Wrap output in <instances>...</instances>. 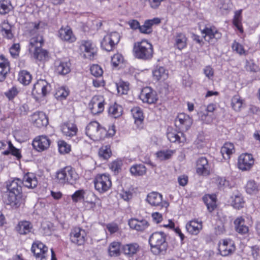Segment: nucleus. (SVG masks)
I'll return each mask as SVG.
<instances>
[{"label": "nucleus", "instance_id": "obj_1", "mask_svg": "<svg viewBox=\"0 0 260 260\" xmlns=\"http://www.w3.org/2000/svg\"><path fill=\"white\" fill-rule=\"evenodd\" d=\"M22 181L15 178L7 182V188L9 191L7 195V204L13 208H17L24 204L26 196L22 193Z\"/></svg>", "mask_w": 260, "mask_h": 260}, {"label": "nucleus", "instance_id": "obj_2", "mask_svg": "<svg viewBox=\"0 0 260 260\" xmlns=\"http://www.w3.org/2000/svg\"><path fill=\"white\" fill-rule=\"evenodd\" d=\"M43 43L42 36L38 34L32 35L29 42V53L34 58L40 61L45 60L48 56L47 51L42 49Z\"/></svg>", "mask_w": 260, "mask_h": 260}, {"label": "nucleus", "instance_id": "obj_3", "mask_svg": "<svg viewBox=\"0 0 260 260\" xmlns=\"http://www.w3.org/2000/svg\"><path fill=\"white\" fill-rule=\"evenodd\" d=\"M134 56L143 60H150L153 57L152 44L146 40H142L134 44L133 49Z\"/></svg>", "mask_w": 260, "mask_h": 260}, {"label": "nucleus", "instance_id": "obj_4", "mask_svg": "<svg viewBox=\"0 0 260 260\" xmlns=\"http://www.w3.org/2000/svg\"><path fill=\"white\" fill-rule=\"evenodd\" d=\"M152 252L156 255L164 254L167 250L168 244L166 236L164 232H155L149 238Z\"/></svg>", "mask_w": 260, "mask_h": 260}, {"label": "nucleus", "instance_id": "obj_5", "mask_svg": "<svg viewBox=\"0 0 260 260\" xmlns=\"http://www.w3.org/2000/svg\"><path fill=\"white\" fill-rule=\"evenodd\" d=\"M56 179L58 183L73 184L78 178V175L72 168L67 167L60 170L56 173Z\"/></svg>", "mask_w": 260, "mask_h": 260}, {"label": "nucleus", "instance_id": "obj_6", "mask_svg": "<svg viewBox=\"0 0 260 260\" xmlns=\"http://www.w3.org/2000/svg\"><path fill=\"white\" fill-rule=\"evenodd\" d=\"M86 135L93 141H99L106 135V130L96 121L89 123L86 127Z\"/></svg>", "mask_w": 260, "mask_h": 260}, {"label": "nucleus", "instance_id": "obj_7", "mask_svg": "<svg viewBox=\"0 0 260 260\" xmlns=\"http://www.w3.org/2000/svg\"><path fill=\"white\" fill-rule=\"evenodd\" d=\"M95 189L100 193L109 190L112 185L109 175L105 174H98L94 180Z\"/></svg>", "mask_w": 260, "mask_h": 260}, {"label": "nucleus", "instance_id": "obj_8", "mask_svg": "<svg viewBox=\"0 0 260 260\" xmlns=\"http://www.w3.org/2000/svg\"><path fill=\"white\" fill-rule=\"evenodd\" d=\"M51 85L45 80L40 79L34 84L32 93L36 98L46 96L51 91Z\"/></svg>", "mask_w": 260, "mask_h": 260}, {"label": "nucleus", "instance_id": "obj_9", "mask_svg": "<svg viewBox=\"0 0 260 260\" xmlns=\"http://www.w3.org/2000/svg\"><path fill=\"white\" fill-rule=\"evenodd\" d=\"M146 202L152 207H158L160 209H167L169 204L166 201H164L162 196L157 192L153 191L148 193L146 198Z\"/></svg>", "mask_w": 260, "mask_h": 260}, {"label": "nucleus", "instance_id": "obj_10", "mask_svg": "<svg viewBox=\"0 0 260 260\" xmlns=\"http://www.w3.org/2000/svg\"><path fill=\"white\" fill-rule=\"evenodd\" d=\"M120 35L117 32H113L105 36L101 41V47L107 51H111L120 40Z\"/></svg>", "mask_w": 260, "mask_h": 260}, {"label": "nucleus", "instance_id": "obj_11", "mask_svg": "<svg viewBox=\"0 0 260 260\" xmlns=\"http://www.w3.org/2000/svg\"><path fill=\"white\" fill-rule=\"evenodd\" d=\"M87 234L86 231L79 227H75L72 229L70 234L71 241L77 245H83L86 239Z\"/></svg>", "mask_w": 260, "mask_h": 260}, {"label": "nucleus", "instance_id": "obj_12", "mask_svg": "<svg viewBox=\"0 0 260 260\" xmlns=\"http://www.w3.org/2000/svg\"><path fill=\"white\" fill-rule=\"evenodd\" d=\"M80 50L83 57L90 60L94 58L97 52L95 45L90 41H82Z\"/></svg>", "mask_w": 260, "mask_h": 260}, {"label": "nucleus", "instance_id": "obj_13", "mask_svg": "<svg viewBox=\"0 0 260 260\" xmlns=\"http://www.w3.org/2000/svg\"><path fill=\"white\" fill-rule=\"evenodd\" d=\"M254 164V158L251 154L243 153L238 158V167L243 171L249 170Z\"/></svg>", "mask_w": 260, "mask_h": 260}, {"label": "nucleus", "instance_id": "obj_14", "mask_svg": "<svg viewBox=\"0 0 260 260\" xmlns=\"http://www.w3.org/2000/svg\"><path fill=\"white\" fill-rule=\"evenodd\" d=\"M218 250L222 256H229L235 250L234 243L230 239L222 240L218 244Z\"/></svg>", "mask_w": 260, "mask_h": 260}, {"label": "nucleus", "instance_id": "obj_15", "mask_svg": "<svg viewBox=\"0 0 260 260\" xmlns=\"http://www.w3.org/2000/svg\"><path fill=\"white\" fill-rule=\"evenodd\" d=\"M104 102L103 96L101 95L94 96L89 104V108L91 113L95 115L102 112L104 109Z\"/></svg>", "mask_w": 260, "mask_h": 260}, {"label": "nucleus", "instance_id": "obj_16", "mask_svg": "<svg viewBox=\"0 0 260 260\" xmlns=\"http://www.w3.org/2000/svg\"><path fill=\"white\" fill-rule=\"evenodd\" d=\"M201 32L204 35L205 40L210 43H213L221 37V34L214 26H206Z\"/></svg>", "mask_w": 260, "mask_h": 260}, {"label": "nucleus", "instance_id": "obj_17", "mask_svg": "<svg viewBox=\"0 0 260 260\" xmlns=\"http://www.w3.org/2000/svg\"><path fill=\"white\" fill-rule=\"evenodd\" d=\"M31 251L37 260H45L48 252V247L43 243L37 241L33 243Z\"/></svg>", "mask_w": 260, "mask_h": 260}, {"label": "nucleus", "instance_id": "obj_18", "mask_svg": "<svg viewBox=\"0 0 260 260\" xmlns=\"http://www.w3.org/2000/svg\"><path fill=\"white\" fill-rule=\"evenodd\" d=\"M140 98L143 102L149 104L154 103L157 100L155 91L149 87H146L142 89Z\"/></svg>", "mask_w": 260, "mask_h": 260}, {"label": "nucleus", "instance_id": "obj_19", "mask_svg": "<svg viewBox=\"0 0 260 260\" xmlns=\"http://www.w3.org/2000/svg\"><path fill=\"white\" fill-rule=\"evenodd\" d=\"M32 144L38 151H43L49 147L50 140L46 136H39L34 140Z\"/></svg>", "mask_w": 260, "mask_h": 260}, {"label": "nucleus", "instance_id": "obj_20", "mask_svg": "<svg viewBox=\"0 0 260 260\" xmlns=\"http://www.w3.org/2000/svg\"><path fill=\"white\" fill-rule=\"evenodd\" d=\"M192 123V120L190 116L184 113H180L175 119V124L179 128L187 130Z\"/></svg>", "mask_w": 260, "mask_h": 260}, {"label": "nucleus", "instance_id": "obj_21", "mask_svg": "<svg viewBox=\"0 0 260 260\" xmlns=\"http://www.w3.org/2000/svg\"><path fill=\"white\" fill-rule=\"evenodd\" d=\"M30 120L38 127L46 126L48 123L47 116L43 112H35L31 115Z\"/></svg>", "mask_w": 260, "mask_h": 260}, {"label": "nucleus", "instance_id": "obj_22", "mask_svg": "<svg viewBox=\"0 0 260 260\" xmlns=\"http://www.w3.org/2000/svg\"><path fill=\"white\" fill-rule=\"evenodd\" d=\"M187 231L191 235H197L203 228V222L201 220L194 219L188 222L186 224Z\"/></svg>", "mask_w": 260, "mask_h": 260}, {"label": "nucleus", "instance_id": "obj_23", "mask_svg": "<svg viewBox=\"0 0 260 260\" xmlns=\"http://www.w3.org/2000/svg\"><path fill=\"white\" fill-rule=\"evenodd\" d=\"M196 172L200 175H208L210 174V167L206 158L202 157L198 159Z\"/></svg>", "mask_w": 260, "mask_h": 260}, {"label": "nucleus", "instance_id": "obj_24", "mask_svg": "<svg viewBox=\"0 0 260 260\" xmlns=\"http://www.w3.org/2000/svg\"><path fill=\"white\" fill-rule=\"evenodd\" d=\"M61 129L64 136L70 138L76 136L78 131L76 124L71 122L63 123L61 125Z\"/></svg>", "mask_w": 260, "mask_h": 260}, {"label": "nucleus", "instance_id": "obj_25", "mask_svg": "<svg viewBox=\"0 0 260 260\" xmlns=\"http://www.w3.org/2000/svg\"><path fill=\"white\" fill-rule=\"evenodd\" d=\"M70 66L69 60H56L55 62V72L60 75H66L70 72Z\"/></svg>", "mask_w": 260, "mask_h": 260}, {"label": "nucleus", "instance_id": "obj_26", "mask_svg": "<svg viewBox=\"0 0 260 260\" xmlns=\"http://www.w3.org/2000/svg\"><path fill=\"white\" fill-rule=\"evenodd\" d=\"M128 224L132 229L141 232L144 231L149 225L147 220L144 219L138 220L135 218L130 219L128 221Z\"/></svg>", "mask_w": 260, "mask_h": 260}, {"label": "nucleus", "instance_id": "obj_27", "mask_svg": "<svg viewBox=\"0 0 260 260\" xmlns=\"http://www.w3.org/2000/svg\"><path fill=\"white\" fill-rule=\"evenodd\" d=\"M174 47L181 50L186 47L187 38L185 35L182 32H176L173 37Z\"/></svg>", "mask_w": 260, "mask_h": 260}, {"label": "nucleus", "instance_id": "obj_28", "mask_svg": "<svg viewBox=\"0 0 260 260\" xmlns=\"http://www.w3.org/2000/svg\"><path fill=\"white\" fill-rule=\"evenodd\" d=\"M23 185L28 188H34L38 185V180L36 175L32 173L25 174L22 181Z\"/></svg>", "mask_w": 260, "mask_h": 260}, {"label": "nucleus", "instance_id": "obj_29", "mask_svg": "<svg viewBox=\"0 0 260 260\" xmlns=\"http://www.w3.org/2000/svg\"><path fill=\"white\" fill-rule=\"evenodd\" d=\"M168 139L171 142L183 143L186 141L184 135L181 132L177 133L175 130L168 131L167 134Z\"/></svg>", "mask_w": 260, "mask_h": 260}, {"label": "nucleus", "instance_id": "obj_30", "mask_svg": "<svg viewBox=\"0 0 260 260\" xmlns=\"http://www.w3.org/2000/svg\"><path fill=\"white\" fill-rule=\"evenodd\" d=\"M59 35L61 40L69 42H73L76 40L72 30L69 27L61 28L59 30Z\"/></svg>", "mask_w": 260, "mask_h": 260}, {"label": "nucleus", "instance_id": "obj_31", "mask_svg": "<svg viewBox=\"0 0 260 260\" xmlns=\"http://www.w3.org/2000/svg\"><path fill=\"white\" fill-rule=\"evenodd\" d=\"M0 32L4 38L11 40L14 37L12 32L11 26L7 21H4L0 25Z\"/></svg>", "mask_w": 260, "mask_h": 260}, {"label": "nucleus", "instance_id": "obj_32", "mask_svg": "<svg viewBox=\"0 0 260 260\" xmlns=\"http://www.w3.org/2000/svg\"><path fill=\"white\" fill-rule=\"evenodd\" d=\"M32 228V224L30 222L24 220L19 222L16 228L20 234L26 235L30 232Z\"/></svg>", "mask_w": 260, "mask_h": 260}, {"label": "nucleus", "instance_id": "obj_33", "mask_svg": "<svg viewBox=\"0 0 260 260\" xmlns=\"http://www.w3.org/2000/svg\"><path fill=\"white\" fill-rule=\"evenodd\" d=\"M220 152L225 159H229L230 155L235 152V148L233 144L225 143L221 147Z\"/></svg>", "mask_w": 260, "mask_h": 260}, {"label": "nucleus", "instance_id": "obj_34", "mask_svg": "<svg viewBox=\"0 0 260 260\" xmlns=\"http://www.w3.org/2000/svg\"><path fill=\"white\" fill-rule=\"evenodd\" d=\"M153 75L156 80L164 81L168 78V71L164 67H159L153 72Z\"/></svg>", "mask_w": 260, "mask_h": 260}, {"label": "nucleus", "instance_id": "obj_35", "mask_svg": "<svg viewBox=\"0 0 260 260\" xmlns=\"http://www.w3.org/2000/svg\"><path fill=\"white\" fill-rule=\"evenodd\" d=\"M236 231L241 234H244L248 232V228L244 225V220L242 217L237 218L234 221Z\"/></svg>", "mask_w": 260, "mask_h": 260}, {"label": "nucleus", "instance_id": "obj_36", "mask_svg": "<svg viewBox=\"0 0 260 260\" xmlns=\"http://www.w3.org/2000/svg\"><path fill=\"white\" fill-rule=\"evenodd\" d=\"M203 199L209 211L210 212L213 211L216 206L215 197L214 196L208 195L203 197Z\"/></svg>", "mask_w": 260, "mask_h": 260}, {"label": "nucleus", "instance_id": "obj_37", "mask_svg": "<svg viewBox=\"0 0 260 260\" xmlns=\"http://www.w3.org/2000/svg\"><path fill=\"white\" fill-rule=\"evenodd\" d=\"M122 107L116 103L111 105L109 108V114L114 118H117L122 115Z\"/></svg>", "mask_w": 260, "mask_h": 260}, {"label": "nucleus", "instance_id": "obj_38", "mask_svg": "<svg viewBox=\"0 0 260 260\" xmlns=\"http://www.w3.org/2000/svg\"><path fill=\"white\" fill-rule=\"evenodd\" d=\"M231 204L235 208L240 209L244 207V201L241 194L233 195L231 197Z\"/></svg>", "mask_w": 260, "mask_h": 260}, {"label": "nucleus", "instance_id": "obj_39", "mask_svg": "<svg viewBox=\"0 0 260 260\" xmlns=\"http://www.w3.org/2000/svg\"><path fill=\"white\" fill-rule=\"evenodd\" d=\"M146 168L143 165L133 166L130 169L131 173L135 176H143L146 173Z\"/></svg>", "mask_w": 260, "mask_h": 260}, {"label": "nucleus", "instance_id": "obj_40", "mask_svg": "<svg viewBox=\"0 0 260 260\" xmlns=\"http://www.w3.org/2000/svg\"><path fill=\"white\" fill-rule=\"evenodd\" d=\"M18 81L23 85H28L31 80V75L26 71H21L19 73Z\"/></svg>", "mask_w": 260, "mask_h": 260}, {"label": "nucleus", "instance_id": "obj_41", "mask_svg": "<svg viewBox=\"0 0 260 260\" xmlns=\"http://www.w3.org/2000/svg\"><path fill=\"white\" fill-rule=\"evenodd\" d=\"M69 90L65 87H60L57 88L54 96L56 99L62 101L66 99L69 95Z\"/></svg>", "mask_w": 260, "mask_h": 260}, {"label": "nucleus", "instance_id": "obj_42", "mask_svg": "<svg viewBox=\"0 0 260 260\" xmlns=\"http://www.w3.org/2000/svg\"><path fill=\"white\" fill-rule=\"evenodd\" d=\"M138 248L139 246L136 243L128 244L123 246L122 250L125 254L132 255L137 252Z\"/></svg>", "mask_w": 260, "mask_h": 260}, {"label": "nucleus", "instance_id": "obj_43", "mask_svg": "<svg viewBox=\"0 0 260 260\" xmlns=\"http://www.w3.org/2000/svg\"><path fill=\"white\" fill-rule=\"evenodd\" d=\"M131 112L135 122L141 123L144 119V116L142 110L138 107H134L131 110Z\"/></svg>", "mask_w": 260, "mask_h": 260}, {"label": "nucleus", "instance_id": "obj_44", "mask_svg": "<svg viewBox=\"0 0 260 260\" xmlns=\"http://www.w3.org/2000/svg\"><path fill=\"white\" fill-rule=\"evenodd\" d=\"M120 244L118 242L111 243L109 247V253L111 256H116L120 254Z\"/></svg>", "mask_w": 260, "mask_h": 260}, {"label": "nucleus", "instance_id": "obj_45", "mask_svg": "<svg viewBox=\"0 0 260 260\" xmlns=\"http://www.w3.org/2000/svg\"><path fill=\"white\" fill-rule=\"evenodd\" d=\"M246 192L250 194L256 193L258 191V186L254 180H249L246 185Z\"/></svg>", "mask_w": 260, "mask_h": 260}, {"label": "nucleus", "instance_id": "obj_46", "mask_svg": "<svg viewBox=\"0 0 260 260\" xmlns=\"http://www.w3.org/2000/svg\"><path fill=\"white\" fill-rule=\"evenodd\" d=\"M12 9V5L9 0L0 1V14L5 15L8 13Z\"/></svg>", "mask_w": 260, "mask_h": 260}, {"label": "nucleus", "instance_id": "obj_47", "mask_svg": "<svg viewBox=\"0 0 260 260\" xmlns=\"http://www.w3.org/2000/svg\"><path fill=\"white\" fill-rule=\"evenodd\" d=\"M242 16L241 10L237 11L235 13L234 17L233 19V23L234 25L237 28V29L241 32H243V28L241 24Z\"/></svg>", "mask_w": 260, "mask_h": 260}, {"label": "nucleus", "instance_id": "obj_48", "mask_svg": "<svg viewBox=\"0 0 260 260\" xmlns=\"http://www.w3.org/2000/svg\"><path fill=\"white\" fill-rule=\"evenodd\" d=\"M122 164L121 160L116 159L111 162L109 166L111 170L116 174L121 171Z\"/></svg>", "mask_w": 260, "mask_h": 260}, {"label": "nucleus", "instance_id": "obj_49", "mask_svg": "<svg viewBox=\"0 0 260 260\" xmlns=\"http://www.w3.org/2000/svg\"><path fill=\"white\" fill-rule=\"evenodd\" d=\"M112 152L109 145L103 146L99 150V155L104 159H108L111 155Z\"/></svg>", "mask_w": 260, "mask_h": 260}, {"label": "nucleus", "instance_id": "obj_50", "mask_svg": "<svg viewBox=\"0 0 260 260\" xmlns=\"http://www.w3.org/2000/svg\"><path fill=\"white\" fill-rule=\"evenodd\" d=\"M174 151L171 150H162L157 152L156 156L160 160H165L170 159Z\"/></svg>", "mask_w": 260, "mask_h": 260}, {"label": "nucleus", "instance_id": "obj_51", "mask_svg": "<svg viewBox=\"0 0 260 260\" xmlns=\"http://www.w3.org/2000/svg\"><path fill=\"white\" fill-rule=\"evenodd\" d=\"M117 92L119 94H126L129 89L128 84L126 82H120L116 84Z\"/></svg>", "mask_w": 260, "mask_h": 260}, {"label": "nucleus", "instance_id": "obj_52", "mask_svg": "<svg viewBox=\"0 0 260 260\" xmlns=\"http://www.w3.org/2000/svg\"><path fill=\"white\" fill-rule=\"evenodd\" d=\"M243 104L242 100L239 95H235L232 99V105L233 109L239 111Z\"/></svg>", "mask_w": 260, "mask_h": 260}, {"label": "nucleus", "instance_id": "obj_53", "mask_svg": "<svg viewBox=\"0 0 260 260\" xmlns=\"http://www.w3.org/2000/svg\"><path fill=\"white\" fill-rule=\"evenodd\" d=\"M59 151L61 153H66L70 151V146L64 141H59L58 142Z\"/></svg>", "mask_w": 260, "mask_h": 260}, {"label": "nucleus", "instance_id": "obj_54", "mask_svg": "<svg viewBox=\"0 0 260 260\" xmlns=\"http://www.w3.org/2000/svg\"><path fill=\"white\" fill-rule=\"evenodd\" d=\"M90 72L92 75L95 77H100L103 73L102 69L98 64H93L90 67Z\"/></svg>", "mask_w": 260, "mask_h": 260}, {"label": "nucleus", "instance_id": "obj_55", "mask_svg": "<svg viewBox=\"0 0 260 260\" xmlns=\"http://www.w3.org/2000/svg\"><path fill=\"white\" fill-rule=\"evenodd\" d=\"M123 61V57L120 54H114L111 58V62L114 67L118 66Z\"/></svg>", "mask_w": 260, "mask_h": 260}, {"label": "nucleus", "instance_id": "obj_56", "mask_svg": "<svg viewBox=\"0 0 260 260\" xmlns=\"http://www.w3.org/2000/svg\"><path fill=\"white\" fill-rule=\"evenodd\" d=\"M84 193L85 191L83 189L77 190L72 196V200L75 203L78 202V201L84 199Z\"/></svg>", "mask_w": 260, "mask_h": 260}, {"label": "nucleus", "instance_id": "obj_57", "mask_svg": "<svg viewBox=\"0 0 260 260\" xmlns=\"http://www.w3.org/2000/svg\"><path fill=\"white\" fill-rule=\"evenodd\" d=\"M20 50L19 44L18 43H15L10 48V53L13 58H16L19 55Z\"/></svg>", "mask_w": 260, "mask_h": 260}, {"label": "nucleus", "instance_id": "obj_58", "mask_svg": "<svg viewBox=\"0 0 260 260\" xmlns=\"http://www.w3.org/2000/svg\"><path fill=\"white\" fill-rule=\"evenodd\" d=\"M215 179V183L219 188H223L229 185V181L223 177H217Z\"/></svg>", "mask_w": 260, "mask_h": 260}, {"label": "nucleus", "instance_id": "obj_59", "mask_svg": "<svg viewBox=\"0 0 260 260\" xmlns=\"http://www.w3.org/2000/svg\"><path fill=\"white\" fill-rule=\"evenodd\" d=\"M199 114L201 120L206 123H210L213 120L212 116L207 113H203L202 112H201Z\"/></svg>", "mask_w": 260, "mask_h": 260}, {"label": "nucleus", "instance_id": "obj_60", "mask_svg": "<svg viewBox=\"0 0 260 260\" xmlns=\"http://www.w3.org/2000/svg\"><path fill=\"white\" fill-rule=\"evenodd\" d=\"M232 47L234 51H236L239 54L242 55L245 54V51L244 50L243 47L239 43L234 41L232 44Z\"/></svg>", "mask_w": 260, "mask_h": 260}, {"label": "nucleus", "instance_id": "obj_61", "mask_svg": "<svg viewBox=\"0 0 260 260\" xmlns=\"http://www.w3.org/2000/svg\"><path fill=\"white\" fill-rule=\"evenodd\" d=\"M18 93V91L16 87H13L5 93V95L9 100H12L17 95Z\"/></svg>", "mask_w": 260, "mask_h": 260}, {"label": "nucleus", "instance_id": "obj_62", "mask_svg": "<svg viewBox=\"0 0 260 260\" xmlns=\"http://www.w3.org/2000/svg\"><path fill=\"white\" fill-rule=\"evenodd\" d=\"M160 23V19L158 18H154L152 19L147 20L144 23L149 28H152V25Z\"/></svg>", "mask_w": 260, "mask_h": 260}, {"label": "nucleus", "instance_id": "obj_63", "mask_svg": "<svg viewBox=\"0 0 260 260\" xmlns=\"http://www.w3.org/2000/svg\"><path fill=\"white\" fill-rule=\"evenodd\" d=\"M106 228L111 234H114L118 232L119 228L117 224L112 223L107 224Z\"/></svg>", "mask_w": 260, "mask_h": 260}, {"label": "nucleus", "instance_id": "obj_64", "mask_svg": "<svg viewBox=\"0 0 260 260\" xmlns=\"http://www.w3.org/2000/svg\"><path fill=\"white\" fill-rule=\"evenodd\" d=\"M0 68L9 69V62L8 59L3 55L0 56Z\"/></svg>", "mask_w": 260, "mask_h": 260}]
</instances>
